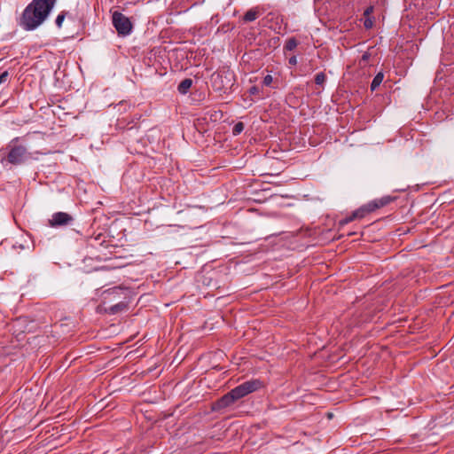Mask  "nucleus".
I'll return each instance as SVG.
<instances>
[{"instance_id": "obj_1", "label": "nucleus", "mask_w": 454, "mask_h": 454, "mask_svg": "<svg viewBox=\"0 0 454 454\" xmlns=\"http://www.w3.org/2000/svg\"><path fill=\"white\" fill-rule=\"evenodd\" d=\"M57 0H32L16 19L17 26L24 31H34L48 19Z\"/></svg>"}, {"instance_id": "obj_2", "label": "nucleus", "mask_w": 454, "mask_h": 454, "mask_svg": "<svg viewBox=\"0 0 454 454\" xmlns=\"http://www.w3.org/2000/svg\"><path fill=\"white\" fill-rule=\"evenodd\" d=\"M262 383L259 380H251L245 381L244 383L237 386L230 392L225 394L220 399H218L214 404V410L225 409L233 404L238 400L245 397L246 395L259 390L262 387Z\"/></svg>"}, {"instance_id": "obj_3", "label": "nucleus", "mask_w": 454, "mask_h": 454, "mask_svg": "<svg viewBox=\"0 0 454 454\" xmlns=\"http://www.w3.org/2000/svg\"><path fill=\"white\" fill-rule=\"evenodd\" d=\"M6 151L4 160L14 166L23 165L33 159L32 153L20 144V137L12 139L6 145Z\"/></svg>"}, {"instance_id": "obj_4", "label": "nucleus", "mask_w": 454, "mask_h": 454, "mask_svg": "<svg viewBox=\"0 0 454 454\" xmlns=\"http://www.w3.org/2000/svg\"><path fill=\"white\" fill-rule=\"evenodd\" d=\"M394 200V198L391 196H384L380 199H376L368 202L367 204L362 206L357 210L354 211L351 215L342 219L340 223L341 225L348 224L355 219L364 218L367 214L375 211L378 208L383 207L388 205L391 201Z\"/></svg>"}, {"instance_id": "obj_5", "label": "nucleus", "mask_w": 454, "mask_h": 454, "mask_svg": "<svg viewBox=\"0 0 454 454\" xmlns=\"http://www.w3.org/2000/svg\"><path fill=\"white\" fill-rule=\"evenodd\" d=\"M112 22L120 35L126 36L132 32L133 25L130 20L120 12H113Z\"/></svg>"}, {"instance_id": "obj_6", "label": "nucleus", "mask_w": 454, "mask_h": 454, "mask_svg": "<svg viewBox=\"0 0 454 454\" xmlns=\"http://www.w3.org/2000/svg\"><path fill=\"white\" fill-rule=\"evenodd\" d=\"M128 289L122 288L121 286H115L114 288L108 289L103 293V300L101 304L98 307L99 312H102V309L104 307H108L107 304H114L118 301H121V298L122 296H126Z\"/></svg>"}, {"instance_id": "obj_7", "label": "nucleus", "mask_w": 454, "mask_h": 454, "mask_svg": "<svg viewBox=\"0 0 454 454\" xmlns=\"http://www.w3.org/2000/svg\"><path fill=\"white\" fill-rule=\"evenodd\" d=\"M73 217L65 212L54 213L51 219L49 220V225L51 227H59L69 225L73 222Z\"/></svg>"}, {"instance_id": "obj_8", "label": "nucleus", "mask_w": 454, "mask_h": 454, "mask_svg": "<svg viewBox=\"0 0 454 454\" xmlns=\"http://www.w3.org/2000/svg\"><path fill=\"white\" fill-rule=\"evenodd\" d=\"M129 301L126 296L123 297V301H118L114 304H110L108 307H104L102 312L109 315H116L128 309Z\"/></svg>"}, {"instance_id": "obj_9", "label": "nucleus", "mask_w": 454, "mask_h": 454, "mask_svg": "<svg viewBox=\"0 0 454 454\" xmlns=\"http://www.w3.org/2000/svg\"><path fill=\"white\" fill-rule=\"evenodd\" d=\"M260 15L258 7L249 9L244 15L243 20L245 22H252L255 20Z\"/></svg>"}, {"instance_id": "obj_10", "label": "nucleus", "mask_w": 454, "mask_h": 454, "mask_svg": "<svg viewBox=\"0 0 454 454\" xmlns=\"http://www.w3.org/2000/svg\"><path fill=\"white\" fill-rule=\"evenodd\" d=\"M192 85V80L190 78L184 79L177 87L180 94H186Z\"/></svg>"}, {"instance_id": "obj_11", "label": "nucleus", "mask_w": 454, "mask_h": 454, "mask_svg": "<svg viewBox=\"0 0 454 454\" xmlns=\"http://www.w3.org/2000/svg\"><path fill=\"white\" fill-rule=\"evenodd\" d=\"M383 79H384L383 73H381V72L378 73L374 76V78H373V80H372V82L371 83V90H372V91L375 90L380 85V83L382 82Z\"/></svg>"}, {"instance_id": "obj_12", "label": "nucleus", "mask_w": 454, "mask_h": 454, "mask_svg": "<svg viewBox=\"0 0 454 454\" xmlns=\"http://www.w3.org/2000/svg\"><path fill=\"white\" fill-rule=\"evenodd\" d=\"M298 45V41L294 37L289 38L284 46L286 51H294Z\"/></svg>"}, {"instance_id": "obj_13", "label": "nucleus", "mask_w": 454, "mask_h": 454, "mask_svg": "<svg viewBox=\"0 0 454 454\" xmlns=\"http://www.w3.org/2000/svg\"><path fill=\"white\" fill-rule=\"evenodd\" d=\"M67 12L63 11L61 12L56 18L55 23L56 26L60 28L62 27L63 21L67 16Z\"/></svg>"}, {"instance_id": "obj_14", "label": "nucleus", "mask_w": 454, "mask_h": 454, "mask_svg": "<svg viewBox=\"0 0 454 454\" xmlns=\"http://www.w3.org/2000/svg\"><path fill=\"white\" fill-rule=\"evenodd\" d=\"M244 130V123L239 121V122H237L233 129H232V134L234 136H238L239 135L242 131Z\"/></svg>"}, {"instance_id": "obj_15", "label": "nucleus", "mask_w": 454, "mask_h": 454, "mask_svg": "<svg viewBox=\"0 0 454 454\" xmlns=\"http://www.w3.org/2000/svg\"><path fill=\"white\" fill-rule=\"evenodd\" d=\"M325 80H326V76H325V73H323V72L317 74L315 76V82L317 85H322L325 82Z\"/></svg>"}, {"instance_id": "obj_16", "label": "nucleus", "mask_w": 454, "mask_h": 454, "mask_svg": "<svg viewBox=\"0 0 454 454\" xmlns=\"http://www.w3.org/2000/svg\"><path fill=\"white\" fill-rule=\"evenodd\" d=\"M272 82H273V77L270 74H267L264 76V78L262 80V84L264 86L270 87V86H271Z\"/></svg>"}, {"instance_id": "obj_17", "label": "nucleus", "mask_w": 454, "mask_h": 454, "mask_svg": "<svg viewBox=\"0 0 454 454\" xmlns=\"http://www.w3.org/2000/svg\"><path fill=\"white\" fill-rule=\"evenodd\" d=\"M364 26L365 28L369 29L372 28L373 26V21L371 19V17H366L364 21Z\"/></svg>"}, {"instance_id": "obj_18", "label": "nucleus", "mask_w": 454, "mask_h": 454, "mask_svg": "<svg viewBox=\"0 0 454 454\" xmlns=\"http://www.w3.org/2000/svg\"><path fill=\"white\" fill-rule=\"evenodd\" d=\"M9 72L8 71H4L1 74H0V84L2 83H4L7 82L8 78H9Z\"/></svg>"}, {"instance_id": "obj_19", "label": "nucleus", "mask_w": 454, "mask_h": 454, "mask_svg": "<svg viewBox=\"0 0 454 454\" xmlns=\"http://www.w3.org/2000/svg\"><path fill=\"white\" fill-rule=\"evenodd\" d=\"M373 12V6L367 7L364 12V16L370 17V15Z\"/></svg>"}, {"instance_id": "obj_20", "label": "nucleus", "mask_w": 454, "mask_h": 454, "mask_svg": "<svg viewBox=\"0 0 454 454\" xmlns=\"http://www.w3.org/2000/svg\"><path fill=\"white\" fill-rule=\"evenodd\" d=\"M370 57H371V54H370L369 52H367V51H366V52H364V53L362 55V58H361V60H360V61H361V62H362V61H363V62H366V61H368V59H370Z\"/></svg>"}, {"instance_id": "obj_21", "label": "nucleus", "mask_w": 454, "mask_h": 454, "mask_svg": "<svg viewBox=\"0 0 454 454\" xmlns=\"http://www.w3.org/2000/svg\"><path fill=\"white\" fill-rule=\"evenodd\" d=\"M288 63L291 65V66H295L297 64V58L296 56H292L289 60H288Z\"/></svg>"}, {"instance_id": "obj_22", "label": "nucleus", "mask_w": 454, "mask_h": 454, "mask_svg": "<svg viewBox=\"0 0 454 454\" xmlns=\"http://www.w3.org/2000/svg\"><path fill=\"white\" fill-rule=\"evenodd\" d=\"M249 92L251 95H255V94L259 93V88L256 86H253L250 88Z\"/></svg>"}]
</instances>
